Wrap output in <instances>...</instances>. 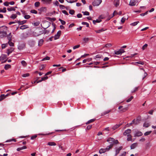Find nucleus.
Wrapping results in <instances>:
<instances>
[{
  "instance_id": "31",
  "label": "nucleus",
  "mask_w": 156,
  "mask_h": 156,
  "mask_svg": "<svg viewBox=\"0 0 156 156\" xmlns=\"http://www.w3.org/2000/svg\"><path fill=\"white\" fill-rule=\"evenodd\" d=\"M7 9L9 11H12L15 10V9L14 7H11L10 8H8Z\"/></svg>"
},
{
  "instance_id": "25",
  "label": "nucleus",
  "mask_w": 156,
  "mask_h": 156,
  "mask_svg": "<svg viewBox=\"0 0 156 156\" xmlns=\"http://www.w3.org/2000/svg\"><path fill=\"white\" fill-rule=\"evenodd\" d=\"M128 138H127V140L128 141H131L132 140V136L130 134L127 135Z\"/></svg>"
},
{
  "instance_id": "18",
  "label": "nucleus",
  "mask_w": 156,
  "mask_h": 156,
  "mask_svg": "<svg viewBox=\"0 0 156 156\" xmlns=\"http://www.w3.org/2000/svg\"><path fill=\"white\" fill-rule=\"evenodd\" d=\"M142 132H136L134 136H141L142 135Z\"/></svg>"
},
{
  "instance_id": "34",
  "label": "nucleus",
  "mask_w": 156,
  "mask_h": 156,
  "mask_svg": "<svg viewBox=\"0 0 156 156\" xmlns=\"http://www.w3.org/2000/svg\"><path fill=\"white\" fill-rule=\"evenodd\" d=\"M5 152V151L4 149H0V156H3L2 154L4 152Z\"/></svg>"
},
{
  "instance_id": "22",
  "label": "nucleus",
  "mask_w": 156,
  "mask_h": 156,
  "mask_svg": "<svg viewBox=\"0 0 156 156\" xmlns=\"http://www.w3.org/2000/svg\"><path fill=\"white\" fill-rule=\"evenodd\" d=\"M11 67V66L9 64L5 65L4 66V69L5 70H7Z\"/></svg>"
},
{
  "instance_id": "60",
  "label": "nucleus",
  "mask_w": 156,
  "mask_h": 156,
  "mask_svg": "<svg viewBox=\"0 0 156 156\" xmlns=\"http://www.w3.org/2000/svg\"><path fill=\"white\" fill-rule=\"evenodd\" d=\"M13 141L15 142H16V140L15 139H9V140H7L6 141V142H11V141Z\"/></svg>"
},
{
  "instance_id": "42",
  "label": "nucleus",
  "mask_w": 156,
  "mask_h": 156,
  "mask_svg": "<svg viewBox=\"0 0 156 156\" xmlns=\"http://www.w3.org/2000/svg\"><path fill=\"white\" fill-rule=\"evenodd\" d=\"M75 11L74 10L71 9L69 11V13L71 15H73L75 13Z\"/></svg>"
},
{
  "instance_id": "20",
  "label": "nucleus",
  "mask_w": 156,
  "mask_h": 156,
  "mask_svg": "<svg viewBox=\"0 0 156 156\" xmlns=\"http://www.w3.org/2000/svg\"><path fill=\"white\" fill-rule=\"evenodd\" d=\"M47 145L49 146H52L56 145V144L54 142H49L47 144Z\"/></svg>"
},
{
  "instance_id": "56",
  "label": "nucleus",
  "mask_w": 156,
  "mask_h": 156,
  "mask_svg": "<svg viewBox=\"0 0 156 156\" xmlns=\"http://www.w3.org/2000/svg\"><path fill=\"white\" fill-rule=\"evenodd\" d=\"M31 12L33 13H34V14H37V11L34 9L31 10L30 11Z\"/></svg>"
},
{
  "instance_id": "26",
  "label": "nucleus",
  "mask_w": 156,
  "mask_h": 156,
  "mask_svg": "<svg viewBox=\"0 0 156 156\" xmlns=\"http://www.w3.org/2000/svg\"><path fill=\"white\" fill-rule=\"evenodd\" d=\"M44 41L43 39L40 40L38 42V46H41L43 44Z\"/></svg>"
},
{
  "instance_id": "43",
  "label": "nucleus",
  "mask_w": 156,
  "mask_h": 156,
  "mask_svg": "<svg viewBox=\"0 0 156 156\" xmlns=\"http://www.w3.org/2000/svg\"><path fill=\"white\" fill-rule=\"evenodd\" d=\"M147 46H148V45L147 44H145L143 46L142 48V49L143 50H144L145 49H146L147 48Z\"/></svg>"
},
{
  "instance_id": "33",
  "label": "nucleus",
  "mask_w": 156,
  "mask_h": 156,
  "mask_svg": "<svg viewBox=\"0 0 156 156\" xmlns=\"http://www.w3.org/2000/svg\"><path fill=\"white\" fill-rule=\"evenodd\" d=\"M17 16V15L16 14H12L10 16V18L12 19H15Z\"/></svg>"
},
{
  "instance_id": "28",
  "label": "nucleus",
  "mask_w": 156,
  "mask_h": 156,
  "mask_svg": "<svg viewBox=\"0 0 156 156\" xmlns=\"http://www.w3.org/2000/svg\"><path fill=\"white\" fill-rule=\"evenodd\" d=\"M8 44L10 46L13 47L14 46V44L11 41H9Z\"/></svg>"
},
{
  "instance_id": "55",
  "label": "nucleus",
  "mask_w": 156,
  "mask_h": 156,
  "mask_svg": "<svg viewBox=\"0 0 156 156\" xmlns=\"http://www.w3.org/2000/svg\"><path fill=\"white\" fill-rule=\"evenodd\" d=\"M119 125H116L115 126H114L113 127L112 129H113V130H115L116 129L119 128Z\"/></svg>"
},
{
  "instance_id": "36",
  "label": "nucleus",
  "mask_w": 156,
  "mask_h": 156,
  "mask_svg": "<svg viewBox=\"0 0 156 156\" xmlns=\"http://www.w3.org/2000/svg\"><path fill=\"white\" fill-rule=\"evenodd\" d=\"M139 23V21H136L130 24V25L133 26H135L138 23Z\"/></svg>"
},
{
  "instance_id": "7",
  "label": "nucleus",
  "mask_w": 156,
  "mask_h": 156,
  "mask_svg": "<svg viewBox=\"0 0 156 156\" xmlns=\"http://www.w3.org/2000/svg\"><path fill=\"white\" fill-rule=\"evenodd\" d=\"M61 33V31L60 30L58 31L57 33V34L55 35L54 37L55 40H56L58 39Z\"/></svg>"
},
{
  "instance_id": "13",
  "label": "nucleus",
  "mask_w": 156,
  "mask_h": 156,
  "mask_svg": "<svg viewBox=\"0 0 156 156\" xmlns=\"http://www.w3.org/2000/svg\"><path fill=\"white\" fill-rule=\"evenodd\" d=\"M7 57L6 55L5 54H2L0 57V60L2 61H3L5 60Z\"/></svg>"
},
{
  "instance_id": "40",
  "label": "nucleus",
  "mask_w": 156,
  "mask_h": 156,
  "mask_svg": "<svg viewBox=\"0 0 156 156\" xmlns=\"http://www.w3.org/2000/svg\"><path fill=\"white\" fill-rule=\"evenodd\" d=\"M30 76V74L29 73H26L23 74L22 75V76L23 77H26L29 76Z\"/></svg>"
},
{
  "instance_id": "51",
  "label": "nucleus",
  "mask_w": 156,
  "mask_h": 156,
  "mask_svg": "<svg viewBox=\"0 0 156 156\" xmlns=\"http://www.w3.org/2000/svg\"><path fill=\"white\" fill-rule=\"evenodd\" d=\"M151 132V131H149L146 132L144 134V135L145 136H147L149 135Z\"/></svg>"
},
{
  "instance_id": "53",
  "label": "nucleus",
  "mask_w": 156,
  "mask_h": 156,
  "mask_svg": "<svg viewBox=\"0 0 156 156\" xmlns=\"http://www.w3.org/2000/svg\"><path fill=\"white\" fill-rule=\"evenodd\" d=\"M59 20L60 21V22H61V23L62 25H65L66 24V22L61 19H59Z\"/></svg>"
},
{
  "instance_id": "30",
  "label": "nucleus",
  "mask_w": 156,
  "mask_h": 156,
  "mask_svg": "<svg viewBox=\"0 0 156 156\" xmlns=\"http://www.w3.org/2000/svg\"><path fill=\"white\" fill-rule=\"evenodd\" d=\"M89 39L88 37H85L83 38V41L84 43H87L89 40Z\"/></svg>"
},
{
  "instance_id": "63",
  "label": "nucleus",
  "mask_w": 156,
  "mask_h": 156,
  "mask_svg": "<svg viewBox=\"0 0 156 156\" xmlns=\"http://www.w3.org/2000/svg\"><path fill=\"white\" fill-rule=\"evenodd\" d=\"M80 45H77L74 46L73 47V49H75L76 48H79L80 47Z\"/></svg>"
},
{
  "instance_id": "15",
  "label": "nucleus",
  "mask_w": 156,
  "mask_h": 156,
  "mask_svg": "<svg viewBox=\"0 0 156 156\" xmlns=\"http://www.w3.org/2000/svg\"><path fill=\"white\" fill-rule=\"evenodd\" d=\"M137 146V143H134L132 144L130 146L131 149H134Z\"/></svg>"
},
{
  "instance_id": "9",
  "label": "nucleus",
  "mask_w": 156,
  "mask_h": 156,
  "mask_svg": "<svg viewBox=\"0 0 156 156\" xmlns=\"http://www.w3.org/2000/svg\"><path fill=\"white\" fill-rule=\"evenodd\" d=\"M140 122V120L138 119H133L132 121V122L131 123V124H134L135 125H136L138 124Z\"/></svg>"
},
{
  "instance_id": "27",
  "label": "nucleus",
  "mask_w": 156,
  "mask_h": 156,
  "mask_svg": "<svg viewBox=\"0 0 156 156\" xmlns=\"http://www.w3.org/2000/svg\"><path fill=\"white\" fill-rule=\"evenodd\" d=\"M112 44L110 43H108L105 45L103 47V48H108L111 47L112 46Z\"/></svg>"
},
{
  "instance_id": "11",
  "label": "nucleus",
  "mask_w": 156,
  "mask_h": 156,
  "mask_svg": "<svg viewBox=\"0 0 156 156\" xmlns=\"http://www.w3.org/2000/svg\"><path fill=\"white\" fill-rule=\"evenodd\" d=\"M25 44H20L18 47V48L20 50L23 49L25 47Z\"/></svg>"
},
{
  "instance_id": "1",
  "label": "nucleus",
  "mask_w": 156,
  "mask_h": 156,
  "mask_svg": "<svg viewBox=\"0 0 156 156\" xmlns=\"http://www.w3.org/2000/svg\"><path fill=\"white\" fill-rule=\"evenodd\" d=\"M107 141L111 144L109 146H108V147H109V148H111L112 147L114 144H117L119 143V142L117 140H115L114 138L111 137L108 138L107 140Z\"/></svg>"
},
{
  "instance_id": "10",
  "label": "nucleus",
  "mask_w": 156,
  "mask_h": 156,
  "mask_svg": "<svg viewBox=\"0 0 156 156\" xmlns=\"http://www.w3.org/2000/svg\"><path fill=\"white\" fill-rule=\"evenodd\" d=\"M131 130L130 129H128L125 130L123 133V135L124 136H126L129 134H130L131 133Z\"/></svg>"
},
{
  "instance_id": "24",
  "label": "nucleus",
  "mask_w": 156,
  "mask_h": 156,
  "mask_svg": "<svg viewBox=\"0 0 156 156\" xmlns=\"http://www.w3.org/2000/svg\"><path fill=\"white\" fill-rule=\"evenodd\" d=\"M101 21V19H97L96 20H93V22L94 24H95L96 23H100Z\"/></svg>"
},
{
  "instance_id": "2",
  "label": "nucleus",
  "mask_w": 156,
  "mask_h": 156,
  "mask_svg": "<svg viewBox=\"0 0 156 156\" xmlns=\"http://www.w3.org/2000/svg\"><path fill=\"white\" fill-rule=\"evenodd\" d=\"M50 24L51 23L47 21H44L43 22L42 27L44 29H46L50 26Z\"/></svg>"
},
{
  "instance_id": "3",
  "label": "nucleus",
  "mask_w": 156,
  "mask_h": 156,
  "mask_svg": "<svg viewBox=\"0 0 156 156\" xmlns=\"http://www.w3.org/2000/svg\"><path fill=\"white\" fill-rule=\"evenodd\" d=\"M102 2V0H94L92 5L94 6L99 5Z\"/></svg>"
},
{
  "instance_id": "49",
  "label": "nucleus",
  "mask_w": 156,
  "mask_h": 156,
  "mask_svg": "<svg viewBox=\"0 0 156 156\" xmlns=\"http://www.w3.org/2000/svg\"><path fill=\"white\" fill-rule=\"evenodd\" d=\"M139 64L142 65H143L144 64V62H143L139 61L136 62L135 63V64Z\"/></svg>"
},
{
  "instance_id": "12",
  "label": "nucleus",
  "mask_w": 156,
  "mask_h": 156,
  "mask_svg": "<svg viewBox=\"0 0 156 156\" xmlns=\"http://www.w3.org/2000/svg\"><path fill=\"white\" fill-rule=\"evenodd\" d=\"M14 48H10L7 49V51L8 55H9L10 53H11L14 50Z\"/></svg>"
},
{
  "instance_id": "35",
  "label": "nucleus",
  "mask_w": 156,
  "mask_h": 156,
  "mask_svg": "<svg viewBox=\"0 0 156 156\" xmlns=\"http://www.w3.org/2000/svg\"><path fill=\"white\" fill-rule=\"evenodd\" d=\"M115 54L116 55H120L121 54L120 49L118 51H115Z\"/></svg>"
},
{
  "instance_id": "62",
  "label": "nucleus",
  "mask_w": 156,
  "mask_h": 156,
  "mask_svg": "<svg viewBox=\"0 0 156 156\" xmlns=\"http://www.w3.org/2000/svg\"><path fill=\"white\" fill-rule=\"evenodd\" d=\"M30 17V16L29 15H26L24 16V18L26 19H29Z\"/></svg>"
},
{
  "instance_id": "52",
  "label": "nucleus",
  "mask_w": 156,
  "mask_h": 156,
  "mask_svg": "<svg viewBox=\"0 0 156 156\" xmlns=\"http://www.w3.org/2000/svg\"><path fill=\"white\" fill-rule=\"evenodd\" d=\"M50 59V57L48 56H46V57L44 58L42 60V61H44L46 60H49Z\"/></svg>"
},
{
  "instance_id": "29",
  "label": "nucleus",
  "mask_w": 156,
  "mask_h": 156,
  "mask_svg": "<svg viewBox=\"0 0 156 156\" xmlns=\"http://www.w3.org/2000/svg\"><path fill=\"white\" fill-rule=\"evenodd\" d=\"M39 10L41 12L44 11L46 10V9L45 7H42L40 8Z\"/></svg>"
},
{
  "instance_id": "19",
  "label": "nucleus",
  "mask_w": 156,
  "mask_h": 156,
  "mask_svg": "<svg viewBox=\"0 0 156 156\" xmlns=\"http://www.w3.org/2000/svg\"><path fill=\"white\" fill-rule=\"evenodd\" d=\"M27 148V147L26 146H24L23 147H19L17 148V151H20V150H22L23 149H26Z\"/></svg>"
},
{
  "instance_id": "8",
  "label": "nucleus",
  "mask_w": 156,
  "mask_h": 156,
  "mask_svg": "<svg viewBox=\"0 0 156 156\" xmlns=\"http://www.w3.org/2000/svg\"><path fill=\"white\" fill-rule=\"evenodd\" d=\"M136 3L137 2L136 0H131L130 1L129 5L131 6H134L136 5Z\"/></svg>"
},
{
  "instance_id": "39",
  "label": "nucleus",
  "mask_w": 156,
  "mask_h": 156,
  "mask_svg": "<svg viewBox=\"0 0 156 156\" xmlns=\"http://www.w3.org/2000/svg\"><path fill=\"white\" fill-rule=\"evenodd\" d=\"M104 30H104L103 29H101L98 30H96L95 31L97 33H99L102 32L104 31Z\"/></svg>"
},
{
  "instance_id": "61",
  "label": "nucleus",
  "mask_w": 156,
  "mask_h": 156,
  "mask_svg": "<svg viewBox=\"0 0 156 156\" xmlns=\"http://www.w3.org/2000/svg\"><path fill=\"white\" fill-rule=\"evenodd\" d=\"M62 12L64 14H65L66 15H69L68 13L66 11V10H62Z\"/></svg>"
},
{
  "instance_id": "50",
  "label": "nucleus",
  "mask_w": 156,
  "mask_h": 156,
  "mask_svg": "<svg viewBox=\"0 0 156 156\" xmlns=\"http://www.w3.org/2000/svg\"><path fill=\"white\" fill-rule=\"evenodd\" d=\"M110 112V110H108L107 111H105L102 113V115H105L108 113Z\"/></svg>"
},
{
  "instance_id": "64",
  "label": "nucleus",
  "mask_w": 156,
  "mask_h": 156,
  "mask_svg": "<svg viewBox=\"0 0 156 156\" xmlns=\"http://www.w3.org/2000/svg\"><path fill=\"white\" fill-rule=\"evenodd\" d=\"M54 4L56 6H58L59 5V3L58 1H56L54 3Z\"/></svg>"
},
{
  "instance_id": "58",
  "label": "nucleus",
  "mask_w": 156,
  "mask_h": 156,
  "mask_svg": "<svg viewBox=\"0 0 156 156\" xmlns=\"http://www.w3.org/2000/svg\"><path fill=\"white\" fill-rule=\"evenodd\" d=\"M82 24L83 25H85L87 27H88L89 26V24L86 22H83L82 23Z\"/></svg>"
},
{
  "instance_id": "4",
  "label": "nucleus",
  "mask_w": 156,
  "mask_h": 156,
  "mask_svg": "<svg viewBox=\"0 0 156 156\" xmlns=\"http://www.w3.org/2000/svg\"><path fill=\"white\" fill-rule=\"evenodd\" d=\"M110 149V148H109V147H108L106 148H101L99 151V153L100 154H101L108 151Z\"/></svg>"
},
{
  "instance_id": "21",
  "label": "nucleus",
  "mask_w": 156,
  "mask_h": 156,
  "mask_svg": "<svg viewBox=\"0 0 156 156\" xmlns=\"http://www.w3.org/2000/svg\"><path fill=\"white\" fill-rule=\"evenodd\" d=\"M28 28V27L27 25H23L20 27V29L22 30H24Z\"/></svg>"
},
{
  "instance_id": "14",
  "label": "nucleus",
  "mask_w": 156,
  "mask_h": 156,
  "mask_svg": "<svg viewBox=\"0 0 156 156\" xmlns=\"http://www.w3.org/2000/svg\"><path fill=\"white\" fill-rule=\"evenodd\" d=\"M122 147H119L116 148V154L115 155H116L118 154L119 153L120 151L122 149Z\"/></svg>"
},
{
  "instance_id": "17",
  "label": "nucleus",
  "mask_w": 156,
  "mask_h": 156,
  "mask_svg": "<svg viewBox=\"0 0 156 156\" xmlns=\"http://www.w3.org/2000/svg\"><path fill=\"white\" fill-rule=\"evenodd\" d=\"M7 33L6 32L3 31L0 32V36L2 37H5L6 36Z\"/></svg>"
},
{
  "instance_id": "44",
  "label": "nucleus",
  "mask_w": 156,
  "mask_h": 156,
  "mask_svg": "<svg viewBox=\"0 0 156 156\" xmlns=\"http://www.w3.org/2000/svg\"><path fill=\"white\" fill-rule=\"evenodd\" d=\"M126 20V18L124 17H123L122 18L121 20V21L122 23L123 24L125 22Z\"/></svg>"
},
{
  "instance_id": "54",
  "label": "nucleus",
  "mask_w": 156,
  "mask_h": 156,
  "mask_svg": "<svg viewBox=\"0 0 156 156\" xmlns=\"http://www.w3.org/2000/svg\"><path fill=\"white\" fill-rule=\"evenodd\" d=\"M133 97L132 96H131L128 99L126 100V102H130L133 99Z\"/></svg>"
},
{
  "instance_id": "47",
  "label": "nucleus",
  "mask_w": 156,
  "mask_h": 156,
  "mask_svg": "<svg viewBox=\"0 0 156 156\" xmlns=\"http://www.w3.org/2000/svg\"><path fill=\"white\" fill-rule=\"evenodd\" d=\"M7 43L2 44V49H3L6 48L7 46Z\"/></svg>"
},
{
  "instance_id": "45",
  "label": "nucleus",
  "mask_w": 156,
  "mask_h": 156,
  "mask_svg": "<svg viewBox=\"0 0 156 156\" xmlns=\"http://www.w3.org/2000/svg\"><path fill=\"white\" fill-rule=\"evenodd\" d=\"M40 2H35L34 4V5L36 7H38L40 5Z\"/></svg>"
},
{
  "instance_id": "5",
  "label": "nucleus",
  "mask_w": 156,
  "mask_h": 156,
  "mask_svg": "<svg viewBox=\"0 0 156 156\" xmlns=\"http://www.w3.org/2000/svg\"><path fill=\"white\" fill-rule=\"evenodd\" d=\"M40 30L37 33V32H34L33 34V35L35 36H37L43 34V30L41 29H40Z\"/></svg>"
},
{
  "instance_id": "32",
  "label": "nucleus",
  "mask_w": 156,
  "mask_h": 156,
  "mask_svg": "<svg viewBox=\"0 0 156 156\" xmlns=\"http://www.w3.org/2000/svg\"><path fill=\"white\" fill-rule=\"evenodd\" d=\"M5 98V96L4 94H3L1 95L0 96V101L2 100Z\"/></svg>"
},
{
  "instance_id": "38",
  "label": "nucleus",
  "mask_w": 156,
  "mask_h": 156,
  "mask_svg": "<svg viewBox=\"0 0 156 156\" xmlns=\"http://www.w3.org/2000/svg\"><path fill=\"white\" fill-rule=\"evenodd\" d=\"M150 125V124L149 123L147 122H145L143 126L146 127H148Z\"/></svg>"
},
{
  "instance_id": "59",
  "label": "nucleus",
  "mask_w": 156,
  "mask_h": 156,
  "mask_svg": "<svg viewBox=\"0 0 156 156\" xmlns=\"http://www.w3.org/2000/svg\"><path fill=\"white\" fill-rule=\"evenodd\" d=\"M6 12V8L5 7H4L3 9L2 10V11H0V12H2L5 13Z\"/></svg>"
},
{
  "instance_id": "16",
  "label": "nucleus",
  "mask_w": 156,
  "mask_h": 156,
  "mask_svg": "<svg viewBox=\"0 0 156 156\" xmlns=\"http://www.w3.org/2000/svg\"><path fill=\"white\" fill-rule=\"evenodd\" d=\"M114 5L115 7H118L119 5V0H115Z\"/></svg>"
},
{
  "instance_id": "41",
  "label": "nucleus",
  "mask_w": 156,
  "mask_h": 156,
  "mask_svg": "<svg viewBox=\"0 0 156 156\" xmlns=\"http://www.w3.org/2000/svg\"><path fill=\"white\" fill-rule=\"evenodd\" d=\"M95 121V119H91L89 120L86 123V124H88L90 123H91L92 122H94V121Z\"/></svg>"
},
{
  "instance_id": "37",
  "label": "nucleus",
  "mask_w": 156,
  "mask_h": 156,
  "mask_svg": "<svg viewBox=\"0 0 156 156\" xmlns=\"http://www.w3.org/2000/svg\"><path fill=\"white\" fill-rule=\"evenodd\" d=\"M22 64L24 66H27V64L26 62L24 60H23L21 62Z\"/></svg>"
},
{
  "instance_id": "23",
  "label": "nucleus",
  "mask_w": 156,
  "mask_h": 156,
  "mask_svg": "<svg viewBox=\"0 0 156 156\" xmlns=\"http://www.w3.org/2000/svg\"><path fill=\"white\" fill-rule=\"evenodd\" d=\"M27 22V20H24L22 21H18L17 23L19 24V25H22L26 23Z\"/></svg>"
},
{
  "instance_id": "57",
  "label": "nucleus",
  "mask_w": 156,
  "mask_h": 156,
  "mask_svg": "<svg viewBox=\"0 0 156 156\" xmlns=\"http://www.w3.org/2000/svg\"><path fill=\"white\" fill-rule=\"evenodd\" d=\"M66 1L70 3H72L75 2L74 0H66Z\"/></svg>"
},
{
  "instance_id": "48",
  "label": "nucleus",
  "mask_w": 156,
  "mask_h": 156,
  "mask_svg": "<svg viewBox=\"0 0 156 156\" xmlns=\"http://www.w3.org/2000/svg\"><path fill=\"white\" fill-rule=\"evenodd\" d=\"M12 35H8L7 36V39L9 41H12Z\"/></svg>"
},
{
  "instance_id": "6",
  "label": "nucleus",
  "mask_w": 156,
  "mask_h": 156,
  "mask_svg": "<svg viewBox=\"0 0 156 156\" xmlns=\"http://www.w3.org/2000/svg\"><path fill=\"white\" fill-rule=\"evenodd\" d=\"M128 107L123 108L122 106H120L119 107V109H120V111L122 112H125L128 109Z\"/></svg>"
},
{
  "instance_id": "46",
  "label": "nucleus",
  "mask_w": 156,
  "mask_h": 156,
  "mask_svg": "<svg viewBox=\"0 0 156 156\" xmlns=\"http://www.w3.org/2000/svg\"><path fill=\"white\" fill-rule=\"evenodd\" d=\"M82 12L83 13L84 15L89 16L90 14L89 12L87 11Z\"/></svg>"
}]
</instances>
